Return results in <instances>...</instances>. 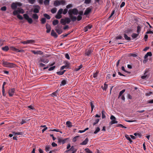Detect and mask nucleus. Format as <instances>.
<instances>
[{"instance_id": "14", "label": "nucleus", "mask_w": 153, "mask_h": 153, "mask_svg": "<svg viewBox=\"0 0 153 153\" xmlns=\"http://www.w3.org/2000/svg\"><path fill=\"white\" fill-rule=\"evenodd\" d=\"M92 52L91 49L87 50L85 51V54L86 55L89 56Z\"/></svg>"}, {"instance_id": "12", "label": "nucleus", "mask_w": 153, "mask_h": 153, "mask_svg": "<svg viewBox=\"0 0 153 153\" xmlns=\"http://www.w3.org/2000/svg\"><path fill=\"white\" fill-rule=\"evenodd\" d=\"M91 8L90 7H88L85 10L84 13V15H87L90 12H91Z\"/></svg>"}, {"instance_id": "17", "label": "nucleus", "mask_w": 153, "mask_h": 153, "mask_svg": "<svg viewBox=\"0 0 153 153\" xmlns=\"http://www.w3.org/2000/svg\"><path fill=\"white\" fill-rule=\"evenodd\" d=\"M51 35L52 36L54 37L55 38H57L58 36L56 33L55 32L54 30H51Z\"/></svg>"}, {"instance_id": "57", "label": "nucleus", "mask_w": 153, "mask_h": 153, "mask_svg": "<svg viewBox=\"0 0 153 153\" xmlns=\"http://www.w3.org/2000/svg\"><path fill=\"white\" fill-rule=\"evenodd\" d=\"M123 39V37L122 36L120 35H119L118 36H117L115 38V39Z\"/></svg>"}, {"instance_id": "10", "label": "nucleus", "mask_w": 153, "mask_h": 153, "mask_svg": "<svg viewBox=\"0 0 153 153\" xmlns=\"http://www.w3.org/2000/svg\"><path fill=\"white\" fill-rule=\"evenodd\" d=\"M31 52L33 53L34 54L42 55L43 53L41 51H35L34 50H31Z\"/></svg>"}, {"instance_id": "43", "label": "nucleus", "mask_w": 153, "mask_h": 153, "mask_svg": "<svg viewBox=\"0 0 153 153\" xmlns=\"http://www.w3.org/2000/svg\"><path fill=\"white\" fill-rule=\"evenodd\" d=\"M85 151L86 153H93L92 152L90 151L88 148H86L85 149Z\"/></svg>"}, {"instance_id": "46", "label": "nucleus", "mask_w": 153, "mask_h": 153, "mask_svg": "<svg viewBox=\"0 0 153 153\" xmlns=\"http://www.w3.org/2000/svg\"><path fill=\"white\" fill-rule=\"evenodd\" d=\"M100 128L98 127H97L96 130H95V131L94 132V134H96L98 132H99L100 131Z\"/></svg>"}, {"instance_id": "28", "label": "nucleus", "mask_w": 153, "mask_h": 153, "mask_svg": "<svg viewBox=\"0 0 153 153\" xmlns=\"http://www.w3.org/2000/svg\"><path fill=\"white\" fill-rule=\"evenodd\" d=\"M9 63V62L7 61H3L2 62V64L3 65L6 67H7Z\"/></svg>"}, {"instance_id": "19", "label": "nucleus", "mask_w": 153, "mask_h": 153, "mask_svg": "<svg viewBox=\"0 0 153 153\" xmlns=\"http://www.w3.org/2000/svg\"><path fill=\"white\" fill-rule=\"evenodd\" d=\"M92 26L90 25H88L87 26L85 27L84 28V30L85 32H86L88 31V29H90L92 27Z\"/></svg>"}, {"instance_id": "37", "label": "nucleus", "mask_w": 153, "mask_h": 153, "mask_svg": "<svg viewBox=\"0 0 153 153\" xmlns=\"http://www.w3.org/2000/svg\"><path fill=\"white\" fill-rule=\"evenodd\" d=\"M125 89H123L120 91L119 93L118 98H119L122 95V94L125 92Z\"/></svg>"}, {"instance_id": "8", "label": "nucleus", "mask_w": 153, "mask_h": 153, "mask_svg": "<svg viewBox=\"0 0 153 153\" xmlns=\"http://www.w3.org/2000/svg\"><path fill=\"white\" fill-rule=\"evenodd\" d=\"M67 139V138H66L63 140L61 138L58 137L57 138L58 142L59 143H62L63 144L65 142Z\"/></svg>"}, {"instance_id": "53", "label": "nucleus", "mask_w": 153, "mask_h": 153, "mask_svg": "<svg viewBox=\"0 0 153 153\" xmlns=\"http://www.w3.org/2000/svg\"><path fill=\"white\" fill-rule=\"evenodd\" d=\"M105 111L104 110H102V118L103 119L105 117V116L104 114Z\"/></svg>"}, {"instance_id": "13", "label": "nucleus", "mask_w": 153, "mask_h": 153, "mask_svg": "<svg viewBox=\"0 0 153 153\" xmlns=\"http://www.w3.org/2000/svg\"><path fill=\"white\" fill-rule=\"evenodd\" d=\"M143 27L142 26L140 25H138V26L137 27V32L138 34H139L141 30L142 27Z\"/></svg>"}, {"instance_id": "2", "label": "nucleus", "mask_w": 153, "mask_h": 153, "mask_svg": "<svg viewBox=\"0 0 153 153\" xmlns=\"http://www.w3.org/2000/svg\"><path fill=\"white\" fill-rule=\"evenodd\" d=\"M68 13L70 15H77L78 14V10L76 8L69 10L68 11Z\"/></svg>"}, {"instance_id": "24", "label": "nucleus", "mask_w": 153, "mask_h": 153, "mask_svg": "<svg viewBox=\"0 0 153 153\" xmlns=\"http://www.w3.org/2000/svg\"><path fill=\"white\" fill-rule=\"evenodd\" d=\"M66 125L67 127L69 128H71L72 126V125L71 124V123L69 121H67L66 122Z\"/></svg>"}, {"instance_id": "61", "label": "nucleus", "mask_w": 153, "mask_h": 153, "mask_svg": "<svg viewBox=\"0 0 153 153\" xmlns=\"http://www.w3.org/2000/svg\"><path fill=\"white\" fill-rule=\"evenodd\" d=\"M79 136H76L73 139V141L74 142H76V140H77V138L79 137Z\"/></svg>"}, {"instance_id": "32", "label": "nucleus", "mask_w": 153, "mask_h": 153, "mask_svg": "<svg viewBox=\"0 0 153 153\" xmlns=\"http://www.w3.org/2000/svg\"><path fill=\"white\" fill-rule=\"evenodd\" d=\"M18 13H24L23 10L21 8H18L17 9Z\"/></svg>"}, {"instance_id": "39", "label": "nucleus", "mask_w": 153, "mask_h": 153, "mask_svg": "<svg viewBox=\"0 0 153 153\" xmlns=\"http://www.w3.org/2000/svg\"><path fill=\"white\" fill-rule=\"evenodd\" d=\"M138 34H139L138 33L136 34L135 33H133L131 35V36L133 38L135 39L137 37L138 35Z\"/></svg>"}, {"instance_id": "34", "label": "nucleus", "mask_w": 153, "mask_h": 153, "mask_svg": "<svg viewBox=\"0 0 153 153\" xmlns=\"http://www.w3.org/2000/svg\"><path fill=\"white\" fill-rule=\"evenodd\" d=\"M9 48L7 46H6L4 47H2V49L4 51H7L8 50Z\"/></svg>"}, {"instance_id": "31", "label": "nucleus", "mask_w": 153, "mask_h": 153, "mask_svg": "<svg viewBox=\"0 0 153 153\" xmlns=\"http://www.w3.org/2000/svg\"><path fill=\"white\" fill-rule=\"evenodd\" d=\"M124 37L125 39L127 40L130 41L131 40V38L130 37H128L127 35L126 34H124Z\"/></svg>"}, {"instance_id": "56", "label": "nucleus", "mask_w": 153, "mask_h": 153, "mask_svg": "<svg viewBox=\"0 0 153 153\" xmlns=\"http://www.w3.org/2000/svg\"><path fill=\"white\" fill-rule=\"evenodd\" d=\"M17 17L20 20H22L23 19V17L19 14L17 15Z\"/></svg>"}, {"instance_id": "36", "label": "nucleus", "mask_w": 153, "mask_h": 153, "mask_svg": "<svg viewBox=\"0 0 153 153\" xmlns=\"http://www.w3.org/2000/svg\"><path fill=\"white\" fill-rule=\"evenodd\" d=\"M44 16L47 18L48 19H49L51 18L50 16L46 13H45L43 14Z\"/></svg>"}, {"instance_id": "16", "label": "nucleus", "mask_w": 153, "mask_h": 153, "mask_svg": "<svg viewBox=\"0 0 153 153\" xmlns=\"http://www.w3.org/2000/svg\"><path fill=\"white\" fill-rule=\"evenodd\" d=\"M147 73V71H146L144 74V75L142 76L141 77L142 79H145L146 78H149V76L146 74Z\"/></svg>"}, {"instance_id": "63", "label": "nucleus", "mask_w": 153, "mask_h": 153, "mask_svg": "<svg viewBox=\"0 0 153 153\" xmlns=\"http://www.w3.org/2000/svg\"><path fill=\"white\" fill-rule=\"evenodd\" d=\"M107 87H108V85L106 84L105 83L104 87L102 89L104 90H106V89L107 88Z\"/></svg>"}, {"instance_id": "62", "label": "nucleus", "mask_w": 153, "mask_h": 153, "mask_svg": "<svg viewBox=\"0 0 153 153\" xmlns=\"http://www.w3.org/2000/svg\"><path fill=\"white\" fill-rule=\"evenodd\" d=\"M55 67H56V66H53V67H51L49 68L48 70L49 71H51L53 70L55 68Z\"/></svg>"}, {"instance_id": "38", "label": "nucleus", "mask_w": 153, "mask_h": 153, "mask_svg": "<svg viewBox=\"0 0 153 153\" xmlns=\"http://www.w3.org/2000/svg\"><path fill=\"white\" fill-rule=\"evenodd\" d=\"M67 83V82L65 80H63L61 82V83L60 85V86L64 85Z\"/></svg>"}, {"instance_id": "42", "label": "nucleus", "mask_w": 153, "mask_h": 153, "mask_svg": "<svg viewBox=\"0 0 153 153\" xmlns=\"http://www.w3.org/2000/svg\"><path fill=\"white\" fill-rule=\"evenodd\" d=\"M99 73V71L97 70L96 72L93 74V77L94 78H96L97 77L98 74Z\"/></svg>"}, {"instance_id": "22", "label": "nucleus", "mask_w": 153, "mask_h": 153, "mask_svg": "<svg viewBox=\"0 0 153 153\" xmlns=\"http://www.w3.org/2000/svg\"><path fill=\"white\" fill-rule=\"evenodd\" d=\"M59 0H56L54 2V5L56 6H59L60 5V3H59Z\"/></svg>"}, {"instance_id": "20", "label": "nucleus", "mask_w": 153, "mask_h": 153, "mask_svg": "<svg viewBox=\"0 0 153 153\" xmlns=\"http://www.w3.org/2000/svg\"><path fill=\"white\" fill-rule=\"evenodd\" d=\"M16 65L11 63H9V64L7 66L8 68H14L16 67Z\"/></svg>"}, {"instance_id": "54", "label": "nucleus", "mask_w": 153, "mask_h": 153, "mask_svg": "<svg viewBox=\"0 0 153 153\" xmlns=\"http://www.w3.org/2000/svg\"><path fill=\"white\" fill-rule=\"evenodd\" d=\"M50 147L49 146L47 145L45 146V150L46 152H48L49 151V149H50Z\"/></svg>"}, {"instance_id": "52", "label": "nucleus", "mask_w": 153, "mask_h": 153, "mask_svg": "<svg viewBox=\"0 0 153 153\" xmlns=\"http://www.w3.org/2000/svg\"><path fill=\"white\" fill-rule=\"evenodd\" d=\"M58 90H57L55 92H53L52 94L53 95V96L54 97V96H57V92H58Z\"/></svg>"}, {"instance_id": "35", "label": "nucleus", "mask_w": 153, "mask_h": 153, "mask_svg": "<svg viewBox=\"0 0 153 153\" xmlns=\"http://www.w3.org/2000/svg\"><path fill=\"white\" fill-rule=\"evenodd\" d=\"M65 71V70L63 71H59L57 72L56 73L59 75H63L64 72Z\"/></svg>"}, {"instance_id": "5", "label": "nucleus", "mask_w": 153, "mask_h": 153, "mask_svg": "<svg viewBox=\"0 0 153 153\" xmlns=\"http://www.w3.org/2000/svg\"><path fill=\"white\" fill-rule=\"evenodd\" d=\"M24 18L26 20L29 24H31L33 22L32 19L29 17V16L27 14H24L23 15Z\"/></svg>"}, {"instance_id": "7", "label": "nucleus", "mask_w": 153, "mask_h": 153, "mask_svg": "<svg viewBox=\"0 0 153 153\" xmlns=\"http://www.w3.org/2000/svg\"><path fill=\"white\" fill-rule=\"evenodd\" d=\"M15 91V89L14 88H12L9 89L8 91V93L10 97H12L14 94Z\"/></svg>"}, {"instance_id": "29", "label": "nucleus", "mask_w": 153, "mask_h": 153, "mask_svg": "<svg viewBox=\"0 0 153 153\" xmlns=\"http://www.w3.org/2000/svg\"><path fill=\"white\" fill-rule=\"evenodd\" d=\"M125 137L127 140L130 141V143H131L132 142V141L131 139V138L129 137V136L127 134L125 135Z\"/></svg>"}, {"instance_id": "64", "label": "nucleus", "mask_w": 153, "mask_h": 153, "mask_svg": "<svg viewBox=\"0 0 153 153\" xmlns=\"http://www.w3.org/2000/svg\"><path fill=\"white\" fill-rule=\"evenodd\" d=\"M29 2L31 4H33L35 2L36 0H28Z\"/></svg>"}, {"instance_id": "50", "label": "nucleus", "mask_w": 153, "mask_h": 153, "mask_svg": "<svg viewBox=\"0 0 153 153\" xmlns=\"http://www.w3.org/2000/svg\"><path fill=\"white\" fill-rule=\"evenodd\" d=\"M68 11V9L66 8H65L64 10L63 11V12L62 13L63 14L65 15L67 13Z\"/></svg>"}, {"instance_id": "55", "label": "nucleus", "mask_w": 153, "mask_h": 153, "mask_svg": "<svg viewBox=\"0 0 153 153\" xmlns=\"http://www.w3.org/2000/svg\"><path fill=\"white\" fill-rule=\"evenodd\" d=\"M90 104L91 106V111H93V109L94 107V106L93 105V102L92 101H91L90 102Z\"/></svg>"}, {"instance_id": "26", "label": "nucleus", "mask_w": 153, "mask_h": 153, "mask_svg": "<svg viewBox=\"0 0 153 153\" xmlns=\"http://www.w3.org/2000/svg\"><path fill=\"white\" fill-rule=\"evenodd\" d=\"M69 63L67 62L66 65L62 66L61 68V70H62L65 68L66 67L68 68L69 67Z\"/></svg>"}, {"instance_id": "11", "label": "nucleus", "mask_w": 153, "mask_h": 153, "mask_svg": "<svg viewBox=\"0 0 153 153\" xmlns=\"http://www.w3.org/2000/svg\"><path fill=\"white\" fill-rule=\"evenodd\" d=\"M69 17H70V19L73 22H74L75 21H76V19H77V17H76V16H73V15H70V14H69Z\"/></svg>"}, {"instance_id": "59", "label": "nucleus", "mask_w": 153, "mask_h": 153, "mask_svg": "<svg viewBox=\"0 0 153 153\" xmlns=\"http://www.w3.org/2000/svg\"><path fill=\"white\" fill-rule=\"evenodd\" d=\"M82 17L80 15H78L77 17V19L78 21H79L82 19Z\"/></svg>"}, {"instance_id": "27", "label": "nucleus", "mask_w": 153, "mask_h": 153, "mask_svg": "<svg viewBox=\"0 0 153 153\" xmlns=\"http://www.w3.org/2000/svg\"><path fill=\"white\" fill-rule=\"evenodd\" d=\"M40 61L44 62L45 63H47L48 62V60L47 59H41L40 60Z\"/></svg>"}, {"instance_id": "23", "label": "nucleus", "mask_w": 153, "mask_h": 153, "mask_svg": "<svg viewBox=\"0 0 153 153\" xmlns=\"http://www.w3.org/2000/svg\"><path fill=\"white\" fill-rule=\"evenodd\" d=\"M32 17L34 19H38L39 17L37 14L34 13L32 15Z\"/></svg>"}, {"instance_id": "4", "label": "nucleus", "mask_w": 153, "mask_h": 153, "mask_svg": "<svg viewBox=\"0 0 153 153\" xmlns=\"http://www.w3.org/2000/svg\"><path fill=\"white\" fill-rule=\"evenodd\" d=\"M63 12V9L60 8L57 12V14L55 16V18L57 19H60L62 17L61 14Z\"/></svg>"}, {"instance_id": "9", "label": "nucleus", "mask_w": 153, "mask_h": 153, "mask_svg": "<svg viewBox=\"0 0 153 153\" xmlns=\"http://www.w3.org/2000/svg\"><path fill=\"white\" fill-rule=\"evenodd\" d=\"M35 7H36L37 8H35L33 10V12L34 13H38L39 12V10L40 9V7L38 5H35L34 6Z\"/></svg>"}, {"instance_id": "44", "label": "nucleus", "mask_w": 153, "mask_h": 153, "mask_svg": "<svg viewBox=\"0 0 153 153\" xmlns=\"http://www.w3.org/2000/svg\"><path fill=\"white\" fill-rule=\"evenodd\" d=\"M46 22V19L45 18H42L41 20V23L42 24H45Z\"/></svg>"}, {"instance_id": "3", "label": "nucleus", "mask_w": 153, "mask_h": 153, "mask_svg": "<svg viewBox=\"0 0 153 153\" xmlns=\"http://www.w3.org/2000/svg\"><path fill=\"white\" fill-rule=\"evenodd\" d=\"M110 119L111 121L110 122L109 124L112 125L114 124L117 123L118 122L116 120V117L113 115H111L110 117Z\"/></svg>"}, {"instance_id": "25", "label": "nucleus", "mask_w": 153, "mask_h": 153, "mask_svg": "<svg viewBox=\"0 0 153 153\" xmlns=\"http://www.w3.org/2000/svg\"><path fill=\"white\" fill-rule=\"evenodd\" d=\"M59 22L58 20L55 19L53 21V25L55 26L59 23Z\"/></svg>"}, {"instance_id": "60", "label": "nucleus", "mask_w": 153, "mask_h": 153, "mask_svg": "<svg viewBox=\"0 0 153 153\" xmlns=\"http://www.w3.org/2000/svg\"><path fill=\"white\" fill-rule=\"evenodd\" d=\"M13 15H18V11L17 10H14L13 12Z\"/></svg>"}, {"instance_id": "49", "label": "nucleus", "mask_w": 153, "mask_h": 153, "mask_svg": "<svg viewBox=\"0 0 153 153\" xmlns=\"http://www.w3.org/2000/svg\"><path fill=\"white\" fill-rule=\"evenodd\" d=\"M62 27V26L61 25H58L56 26L55 27V29H62L61 28Z\"/></svg>"}, {"instance_id": "21", "label": "nucleus", "mask_w": 153, "mask_h": 153, "mask_svg": "<svg viewBox=\"0 0 153 153\" xmlns=\"http://www.w3.org/2000/svg\"><path fill=\"white\" fill-rule=\"evenodd\" d=\"M88 141V138H86L81 143H80V145H86V144H87Z\"/></svg>"}, {"instance_id": "1", "label": "nucleus", "mask_w": 153, "mask_h": 153, "mask_svg": "<svg viewBox=\"0 0 153 153\" xmlns=\"http://www.w3.org/2000/svg\"><path fill=\"white\" fill-rule=\"evenodd\" d=\"M71 22L70 18L65 17L64 19H62L60 20V23L63 25H65L66 24H69Z\"/></svg>"}, {"instance_id": "30", "label": "nucleus", "mask_w": 153, "mask_h": 153, "mask_svg": "<svg viewBox=\"0 0 153 153\" xmlns=\"http://www.w3.org/2000/svg\"><path fill=\"white\" fill-rule=\"evenodd\" d=\"M55 30L56 32L57 33H58L59 34H61L62 33L63 31L62 29H55Z\"/></svg>"}, {"instance_id": "58", "label": "nucleus", "mask_w": 153, "mask_h": 153, "mask_svg": "<svg viewBox=\"0 0 153 153\" xmlns=\"http://www.w3.org/2000/svg\"><path fill=\"white\" fill-rule=\"evenodd\" d=\"M152 94V92L151 91H150L148 93H146L145 95L146 96H149Z\"/></svg>"}, {"instance_id": "18", "label": "nucleus", "mask_w": 153, "mask_h": 153, "mask_svg": "<svg viewBox=\"0 0 153 153\" xmlns=\"http://www.w3.org/2000/svg\"><path fill=\"white\" fill-rule=\"evenodd\" d=\"M17 7V4L16 3H13L11 5V7L12 9L15 10Z\"/></svg>"}, {"instance_id": "45", "label": "nucleus", "mask_w": 153, "mask_h": 153, "mask_svg": "<svg viewBox=\"0 0 153 153\" xmlns=\"http://www.w3.org/2000/svg\"><path fill=\"white\" fill-rule=\"evenodd\" d=\"M50 0H45L44 3L45 5H48L49 4Z\"/></svg>"}, {"instance_id": "48", "label": "nucleus", "mask_w": 153, "mask_h": 153, "mask_svg": "<svg viewBox=\"0 0 153 153\" xmlns=\"http://www.w3.org/2000/svg\"><path fill=\"white\" fill-rule=\"evenodd\" d=\"M73 7V5L71 4H70L67 5L66 6V9H67Z\"/></svg>"}, {"instance_id": "33", "label": "nucleus", "mask_w": 153, "mask_h": 153, "mask_svg": "<svg viewBox=\"0 0 153 153\" xmlns=\"http://www.w3.org/2000/svg\"><path fill=\"white\" fill-rule=\"evenodd\" d=\"M27 44H33L35 41L33 40H27Z\"/></svg>"}, {"instance_id": "51", "label": "nucleus", "mask_w": 153, "mask_h": 153, "mask_svg": "<svg viewBox=\"0 0 153 153\" xmlns=\"http://www.w3.org/2000/svg\"><path fill=\"white\" fill-rule=\"evenodd\" d=\"M99 121V119H97L95 120V122L93 123V125L94 126Z\"/></svg>"}, {"instance_id": "15", "label": "nucleus", "mask_w": 153, "mask_h": 153, "mask_svg": "<svg viewBox=\"0 0 153 153\" xmlns=\"http://www.w3.org/2000/svg\"><path fill=\"white\" fill-rule=\"evenodd\" d=\"M46 27L47 29L46 32L47 33H49L51 31V28L50 25L48 24H47L46 25Z\"/></svg>"}, {"instance_id": "40", "label": "nucleus", "mask_w": 153, "mask_h": 153, "mask_svg": "<svg viewBox=\"0 0 153 153\" xmlns=\"http://www.w3.org/2000/svg\"><path fill=\"white\" fill-rule=\"evenodd\" d=\"M57 11V9L56 8H54L52 9L51 10V12L53 13H56Z\"/></svg>"}, {"instance_id": "41", "label": "nucleus", "mask_w": 153, "mask_h": 153, "mask_svg": "<svg viewBox=\"0 0 153 153\" xmlns=\"http://www.w3.org/2000/svg\"><path fill=\"white\" fill-rule=\"evenodd\" d=\"M59 3H60V5L62 4L63 5H64L65 4V0H59Z\"/></svg>"}, {"instance_id": "6", "label": "nucleus", "mask_w": 153, "mask_h": 153, "mask_svg": "<svg viewBox=\"0 0 153 153\" xmlns=\"http://www.w3.org/2000/svg\"><path fill=\"white\" fill-rule=\"evenodd\" d=\"M10 49L13 51H16L17 52H22L23 51L22 50H19L17 49L13 46H11L10 47Z\"/></svg>"}, {"instance_id": "47", "label": "nucleus", "mask_w": 153, "mask_h": 153, "mask_svg": "<svg viewBox=\"0 0 153 153\" xmlns=\"http://www.w3.org/2000/svg\"><path fill=\"white\" fill-rule=\"evenodd\" d=\"M82 67V65H80L78 67V68H76L75 69V71H77L80 70L81 68Z\"/></svg>"}]
</instances>
